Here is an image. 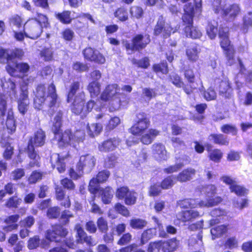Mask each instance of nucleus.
Masks as SVG:
<instances>
[{"instance_id": "0eeeda50", "label": "nucleus", "mask_w": 252, "mask_h": 252, "mask_svg": "<svg viewBox=\"0 0 252 252\" xmlns=\"http://www.w3.org/2000/svg\"><path fill=\"white\" fill-rule=\"evenodd\" d=\"M222 201L220 197L217 196L214 198L207 199V200L199 201L197 199H185L182 200H180L178 202V205L183 208H187L188 207L195 208L198 206L200 207H212L217 205Z\"/></svg>"}, {"instance_id": "e2e57ef3", "label": "nucleus", "mask_w": 252, "mask_h": 252, "mask_svg": "<svg viewBox=\"0 0 252 252\" xmlns=\"http://www.w3.org/2000/svg\"><path fill=\"white\" fill-rule=\"evenodd\" d=\"M96 178H93L90 182L89 190L93 194H95L99 188V184Z\"/></svg>"}, {"instance_id": "7ed1b4c3", "label": "nucleus", "mask_w": 252, "mask_h": 252, "mask_svg": "<svg viewBox=\"0 0 252 252\" xmlns=\"http://www.w3.org/2000/svg\"><path fill=\"white\" fill-rule=\"evenodd\" d=\"M80 83L74 82L70 86L67 95V102H72L71 110L76 115L80 114L83 110L85 101V94L83 91L79 92Z\"/></svg>"}, {"instance_id": "b1692460", "label": "nucleus", "mask_w": 252, "mask_h": 252, "mask_svg": "<svg viewBox=\"0 0 252 252\" xmlns=\"http://www.w3.org/2000/svg\"><path fill=\"white\" fill-rule=\"evenodd\" d=\"M1 87L5 92H9V95L11 98L16 97L17 91L15 83L13 81L9 79L7 81L5 79H1Z\"/></svg>"}, {"instance_id": "aec40b11", "label": "nucleus", "mask_w": 252, "mask_h": 252, "mask_svg": "<svg viewBox=\"0 0 252 252\" xmlns=\"http://www.w3.org/2000/svg\"><path fill=\"white\" fill-rule=\"evenodd\" d=\"M45 137L44 132L41 129H38L31 138L28 145H31L32 147H41L45 143Z\"/></svg>"}, {"instance_id": "603ef678", "label": "nucleus", "mask_w": 252, "mask_h": 252, "mask_svg": "<svg viewBox=\"0 0 252 252\" xmlns=\"http://www.w3.org/2000/svg\"><path fill=\"white\" fill-rule=\"evenodd\" d=\"M37 21L39 25L42 27V28H47L49 26V23L47 17L43 14L37 13V16L35 18H33Z\"/></svg>"}, {"instance_id": "6e6d98bb", "label": "nucleus", "mask_w": 252, "mask_h": 252, "mask_svg": "<svg viewBox=\"0 0 252 252\" xmlns=\"http://www.w3.org/2000/svg\"><path fill=\"white\" fill-rule=\"evenodd\" d=\"M110 117L109 114L101 113L96 115L95 119L102 126L103 125L106 126Z\"/></svg>"}, {"instance_id": "f257e3e1", "label": "nucleus", "mask_w": 252, "mask_h": 252, "mask_svg": "<svg viewBox=\"0 0 252 252\" xmlns=\"http://www.w3.org/2000/svg\"><path fill=\"white\" fill-rule=\"evenodd\" d=\"M45 87L43 85H39L36 88L34 105L35 108L40 109L42 104L45 102L51 108L57 104L58 96L56 93L55 85L52 83L48 87V93L46 96Z\"/></svg>"}, {"instance_id": "79ce46f5", "label": "nucleus", "mask_w": 252, "mask_h": 252, "mask_svg": "<svg viewBox=\"0 0 252 252\" xmlns=\"http://www.w3.org/2000/svg\"><path fill=\"white\" fill-rule=\"evenodd\" d=\"M56 17L63 24H69L71 22L70 11H64L62 13H58Z\"/></svg>"}, {"instance_id": "052dcab7", "label": "nucleus", "mask_w": 252, "mask_h": 252, "mask_svg": "<svg viewBox=\"0 0 252 252\" xmlns=\"http://www.w3.org/2000/svg\"><path fill=\"white\" fill-rule=\"evenodd\" d=\"M221 130L224 133H231L233 135H236L237 132L236 127L230 125H223L221 127Z\"/></svg>"}, {"instance_id": "39448f33", "label": "nucleus", "mask_w": 252, "mask_h": 252, "mask_svg": "<svg viewBox=\"0 0 252 252\" xmlns=\"http://www.w3.org/2000/svg\"><path fill=\"white\" fill-rule=\"evenodd\" d=\"M120 89L116 84L108 85L101 95V98L104 101L110 100V110L114 111L119 109L121 105L119 97Z\"/></svg>"}, {"instance_id": "4d7b16f0", "label": "nucleus", "mask_w": 252, "mask_h": 252, "mask_svg": "<svg viewBox=\"0 0 252 252\" xmlns=\"http://www.w3.org/2000/svg\"><path fill=\"white\" fill-rule=\"evenodd\" d=\"M53 50L51 48H44L40 52V56L45 61H51L53 58Z\"/></svg>"}, {"instance_id": "6ab92c4d", "label": "nucleus", "mask_w": 252, "mask_h": 252, "mask_svg": "<svg viewBox=\"0 0 252 252\" xmlns=\"http://www.w3.org/2000/svg\"><path fill=\"white\" fill-rule=\"evenodd\" d=\"M66 157L61 155L59 154L54 153L51 156V162L52 166L56 167L60 173H63L65 171V160Z\"/></svg>"}, {"instance_id": "ddd939ff", "label": "nucleus", "mask_w": 252, "mask_h": 252, "mask_svg": "<svg viewBox=\"0 0 252 252\" xmlns=\"http://www.w3.org/2000/svg\"><path fill=\"white\" fill-rule=\"evenodd\" d=\"M30 66L26 63H9L6 67L8 73L12 76H20L19 74H24L28 72Z\"/></svg>"}, {"instance_id": "c03bdc74", "label": "nucleus", "mask_w": 252, "mask_h": 252, "mask_svg": "<svg viewBox=\"0 0 252 252\" xmlns=\"http://www.w3.org/2000/svg\"><path fill=\"white\" fill-rule=\"evenodd\" d=\"M249 201L246 198L235 199L233 201V205L234 207L242 210L248 206Z\"/></svg>"}, {"instance_id": "412c9836", "label": "nucleus", "mask_w": 252, "mask_h": 252, "mask_svg": "<svg viewBox=\"0 0 252 252\" xmlns=\"http://www.w3.org/2000/svg\"><path fill=\"white\" fill-rule=\"evenodd\" d=\"M200 216L199 213L194 210H189L179 212L177 214L178 220L183 221H192Z\"/></svg>"}, {"instance_id": "f8f14e48", "label": "nucleus", "mask_w": 252, "mask_h": 252, "mask_svg": "<svg viewBox=\"0 0 252 252\" xmlns=\"http://www.w3.org/2000/svg\"><path fill=\"white\" fill-rule=\"evenodd\" d=\"M95 162V158L91 154L82 156L78 163V168L80 170H85L86 172L89 173L94 167Z\"/></svg>"}, {"instance_id": "5701e85b", "label": "nucleus", "mask_w": 252, "mask_h": 252, "mask_svg": "<svg viewBox=\"0 0 252 252\" xmlns=\"http://www.w3.org/2000/svg\"><path fill=\"white\" fill-rule=\"evenodd\" d=\"M223 15L227 20H233L237 16L240 11V8L238 4H234L223 9Z\"/></svg>"}, {"instance_id": "2f4dec72", "label": "nucleus", "mask_w": 252, "mask_h": 252, "mask_svg": "<svg viewBox=\"0 0 252 252\" xmlns=\"http://www.w3.org/2000/svg\"><path fill=\"white\" fill-rule=\"evenodd\" d=\"M101 199L104 204H109L113 197L114 191L112 189L109 187L102 189L100 190Z\"/></svg>"}, {"instance_id": "c85d7f7f", "label": "nucleus", "mask_w": 252, "mask_h": 252, "mask_svg": "<svg viewBox=\"0 0 252 252\" xmlns=\"http://www.w3.org/2000/svg\"><path fill=\"white\" fill-rule=\"evenodd\" d=\"M232 92V89L229 85V83L227 79L225 78L220 83L219 86V93L225 98H228L230 96Z\"/></svg>"}, {"instance_id": "e433bc0d", "label": "nucleus", "mask_w": 252, "mask_h": 252, "mask_svg": "<svg viewBox=\"0 0 252 252\" xmlns=\"http://www.w3.org/2000/svg\"><path fill=\"white\" fill-rule=\"evenodd\" d=\"M238 62L240 66V73L238 75H243L246 82L250 83L252 81V70H247L239 59H238Z\"/></svg>"}, {"instance_id": "dca6fc26", "label": "nucleus", "mask_w": 252, "mask_h": 252, "mask_svg": "<svg viewBox=\"0 0 252 252\" xmlns=\"http://www.w3.org/2000/svg\"><path fill=\"white\" fill-rule=\"evenodd\" d=\"M83 54L85 58L89 61L100 64H103L105 62V57L97 50L91 47L86 48L83 51Z\"/></svg>"}, {"instance_id": "f3484780", "label": "nucleus", "mask_w": 252, "mask_h": 252, "mask_svg": "<svg viewBox=\"0 0 252 252\" xmlns=\"http://www.w3.org/2000/svg\"><path fill=\"white\" fill-rule=\"evenodd\" d=\"M75 230L76 231L77 243L81 244L85 243L89 246H94L96 244L95 241L93 240L91 236L87 235L80 224H77L75 225Z\"/></svg>"}, {"instance_id": "c9c22d12", "label": "nucleus", "mask_w": 252, "mask_h": 252, "mask_svg": "<svg viewBox=\"0 0 252 252\" xmlns=\"http://www.w3.org/2000/svg\"><path fill=\"white\" fill-rule=\"evenodd\" d=\"M218 24L215 21L209 22L206 27L207 34L210 38L214 39L218 32Z\"/></svg>"}, {"instance_id": "de8ad7c7", "label": "nucleus", "mask_w": 252, "mask_h": 252, "mask_svg": "<svg viewBox=\"0 0 252 252\" xmlns=\"http://www.w3.org/2000/svg\"><path fill=\"white\" fill-rule=\"evenodd\" d=\"M137 197L136 192L130 190L125 198V203L127 205H133L135 203Z\"/></svg>"}, {"instance_id": "a211bd4d", "label": "nucleus", "mask_w": 252, "mask_h": 252, "mask_svg": "<svg viewBox=\"0 0 252 252\" xmlns=\"http://www.w3.org/2000/svg\"><path fill=\"white\" fill-rule=\"evenodd\" d=\"M29 101L28 99V91L23 86L22 88V92L18 100V107L20 113L25 114L28 109Z\"/></svg>"}, {"instance_id": "393cba45", "label": "nucleus", "mask_w": 252, "mask_h": 252, "mask_svg": "<svg viewBox=\"0 0 252 252\" xmlns=\"http://www.w3.org/2000/svg\"><path fill=\"white\" fill-rule=\"evenodd\" d=\"M28 155L30 159L29 165L31 167H39L40 164V158L38 154L31 145L28 146Z\"/></svg>"}, {"instance_id": "a878e982", "label": "nucleus", "mask_w": 252, "mask_h": 252, "mask_svg": "<svg viewBox=\"0 0 252 252\" xmlns=\"http://www.w3.org/2000/svg\"><path fill=\"white\" fill-rule=\"evenodd\" d=\"M200 51L198 45L195 43L191 44L186 50V55L188 59L191 62L196 61L199 58L198 54Z\"/></svg>"}, {"instance_id": "864d4df0", "label": "nucleus", "mask_w": 252, "mask_h": 252, "mask_svg": "<svg viewBox=\"0 0 252 252\" xmlns=\"http://www.w3.org/2000/svg\"><path fill=\"white\" fill-rule=\"evenodd\" d=\"M97 225L100 232L106 233L108 229L107 221L102 217H100L97 220Z\"/></svg>"}, {"instance_id": "c756f323", "label": "nucleus", "mask_w": 252, "mask_h": 252, "mask_svg": "<svg viewBox=\"0 0 252 252\" xmlns=\"http://www.w3.org/2000/svg\"><path fill=\"white\" fill-rule=\"evenodd\" d=\"M211 215L215 218L210 220V224L213 225L219 223L223 219V216L226 215V212L220 209H215L211 212Z\"/></svg>"}, {"instance_id": "4c0bfd02", "label": "nucleus", "mask_w": 252, "mask_h": 252, "mask_svg": "<svg viewBox=\"0 0 252 252\" xmlns=\"http://www.w3.org/2000/svg\"><path fill=\"white\" fill-rule=\"evenodd\" d=\"M252 26V12H249L246 14L243 17V26L241 28L243 32L246 33L248 29Z\"/></svg>"}, {"instance_id": "7c9ffc66", "label": "nucleus", "mask_w": 252, "mask_h": 252, "mask_svg": "<svg viewBox=\"0 0 252 252\" xmlns=\"http://www.w3.org/2000/svg\"><path fill=\"white\" fill-rule=\"evenodd\" d=\"M103 126L99 123L87 125V129L88 134L90 137H94L98 135L102 130Z\"/></svg>"}, {"instance_id": "5fc2aeb1", "label": "nucleus", "mask_w": 252, "mask_h": 252, "mask_svg": "<svg viewBox=\"0 0 252 252\" xmlns=\"http://www.w3.org/2000/svg\"><path fill=\"white\" fill-rule=\"evenodd\" d=\"M162 241H155L150 243L148 252H158L160 250H162Z\"/></svg>"}, {"instance_id": "338daca9", "label": "nucleus", "mask_w": 252, "mask_h": 252, "mask_svg": "<svg viewBox=\"0 0 252 252\" xmlns=\"http://www.w3.org/2000/svg\"><path fill=\"white\" fill-rule=\"evenodd\" d=\"M110 173L109 171L102 170L98 172L96 178L97 181L101 183L105 182L110 176Z\"/></svg>"}, {"instance_id": "473e14b6", "label": "nucleus", "mask_w": 252, "mask_h": 252, "mask_svg": "<svg viewBox=\"0 0 252 252\" xmlns=\"http://www.w3.org/2000/svg\"><path fill=\"white\" fill-rule=\"evenodd\" d=\"M159 134V131L156 129H151L148 133L142 135L141 141L146 145H148L152 143L153 139Z\"/></svg>"}, {"instance_id": "a19ab883", "label": "nucleus", "mask_w": 252, "mask_h": 252, "mask_svg": "<svg viewBox=\"0 0 252 252\" xmlns=\"http://www.w3.org/2000/svg\"><path fill=\"white\" fill-rule=\"evenodd\" d=\"M147 224L146 220L140 219H133L130 221V225L134 229H142L146 226Z\"/></svg>"}, {"instance_id": "6e6552de", "label": "nucleus", "mask_w": 252, "mask_h": 252, "mask_svg": "<svg viewBox=\"0 0 252 252\" xmlns=\"http://www.w3.org/2000/svg\"><path fill=\"white\" fill-rule=\"evenodd\" d=\"M42 27L34 19L28 20L24 26L26 36L32 39L38 38L42 32Z\"/></svg>"}, {"instance_id": "20e7f679", "label": "nucleus", "mask_w": 252, "mask_h": 252, "mask_svg": "<svg viewBox=\"0 0 252 252\" xmlns=\"http://www.w3.org/2000/svg\"><path fill=\"white\" fill-rule=\"evenodd\" d=\"M184 11V14L182 16V20L187 25L184 29L186 36L193 39L200 38L202 35L201 32L197 28L192 26L194 16L193 5L190 3L185 5Z\"/></svg>"}, {"instance_id": "8fccbe9b", "label": "nucleus", "mask_w": 252, "mask_h": 252, "mask_svg": "<svg viewBox=\"0 0 252 252\" xmlns=\"http://www.w3.org/2000/svg\"><path fill=\"white\" fill-rule=\"evenodd\" d=\"M72 135L74 143V146H73V147H75L76 146V143H79L83 141L85 139V133L83 130H79L76 131Z\"/></svg>"}, {"instance_id": "09e8293b", "label": "nucleus", "mask_w": 252, "mask_h": 252, "mask_svg": "<svg viewBox=\"0 0 252 252\" xmlns=\"http://www.w3.org/2000/svg\"><path fill=\"white\" fill-rule=\"evenodd\" d=\"M154 235V232L152 229H148L144 231L141 237V245L145 244L150 239L152 238Z\"/></svg>"}, {"instance_id": "1a4fd4ad", "label": "nucleus", "mask_w": 252, "mask_h": 252, "mask_svg": "<svg viewBox=\"0 0 252 252\" xmlns=\"http://www.w3.org/2000/svg\"><path fill=\"white\" fill-rule=\"evenodd\" d=\"M150 42V36L146 34L136 35L132 39V43L126 42L125 46L127 51H130L128 54H130L134 50H140L144 48Z\"/></svg>"}, {"instance_id": "f704fd0d", "label": "nucleus", "mask_w": 252, "mask_h": 252, "mask_svg": "<svg viewBox=\"0 0 252 252\" xmlns=\"http://www.w3.org/2000/svg\"><path fill=\"white\" fill-rule=\"evenodd\" d=\"M209 139L214 143L220 145H227L229 143L227 137L221 134H211L209 136Z\"/></svg>"}, {"instance_id": "680f3d73", "label": "nucleus", "mask_w": 252, "mask_h": 252, "mask_svg": "<svg viewBox=\"0 0 252 252\" xmlns=\"http://www.w3.org/2000/svg\"><path fill=\"white\" fill-rule=\"evenodd\" d=\"M129 191L128 188L126 187H121L117 189L116 192V196L120 199H124Z\"/></svg>"}, {"instance_id": "13d9d810", "label": "nucleus", "mask_w": 252, "mask_h": 252, "mask_svg": "<svg viewBox=\"0 0 252 252\" xmlns=\"http://www.w3.org/2000/svg\"><path fill=\"white\" fill-rule=\"evenodd\" d=\"M35 221L34 219L32 216H28L20 222L21 227L26 228H31L34 224Z\"/></svg>"}, {"instance_id": "2eb2a0df", "label": "nucleus", "mask_w": 252, "mask_h": 252, "mask_svg": "<svg viewBox=\"0 0 252 252\" xmlns=\"http://www.w3.org/2000/svg\"><path fill=\"white\" fill-rule=\"evenodd\" d=\"M121 142V140L119 137H115L99 143L98 149L101 152L112 151L118 147Z\"/></svg>"}, {"instance_id": "f03ea898", "label": "nucleus", "mask_w": 252, "mask_h": 252, "mask_svg": "<svg viewBox=\"0 0 252 252\" xmlns=\"http://www.w3.org/2000/svg\"><path fill=\"white\" fill-rule=\"evenodd\" d=\"M62 116L63 112L59 110L54 118L52 130L54 133L55 138L58 141L59 146H64L69 144L73 146L74 139L70 130L67 129L63 133L60 132Z\"/></svg>"}, {"instance_id": "58836bf2", "label": "nucleus", "mask_w": 252, "mask_h": 252, "mask_svg": "<svg viewBox=\"0 0 252 252\" xmlns=\"http://www.w3.org/2000/svg\"><path fill=\"white\" fill-rule=\"evenodd\" d=\"M100 84L97 81H93L88 86V90L92 97L96 96L100 93Z\"/></svg>"}, {"instance_id": "0e129e2a", "label": "nucleus", "mask_w": 252, "mask_h": 252, "mask_svg": "<svg viewBox=\"0 0 252 252\" xmlns=\"http://www.w3.org/2000/svg\"><path fill=\"white\" fill-rule=\"evenodd\" d=\"M130 12L132 17L138 19L143 15V11L139 6H132L130 9Z\"/></svg>"}, {"instance_id": "cd10ccee", "label": "nucleus", "mask_w": 252, "mask_h": 252, "mask_svg": "<svg viewBox=\"0 0 252 252\" xmlns=\"http://www.w3.org/2000/svg\"><path fill=\"white\" fill-rule=\"evenodd\" d=\"M195 170L191 168L186 169L180 172L175 179L180 182H185L190 180L195 174Z\"/></svg>"}, {"instance_id": "4be33fe9", "label": "nucleus", "mask_w": 252, "mask_h": 252, "mask_svg": "<svg viewBox=\"0 0 252 252\" xmlns=\"http://www.w3.org/2000/svg\"><path fill=\"white\" fill-rule=\"evenodd\" d=\"M153 153L158 160H166L168 158L165 146L160 143L154 144L152 146Z\"/></svg>"}, {"instance_id": "4468645a", "label": "nucleus", "mask_w": 252, "mask_h": 252, "mask_svg": "<svg viewBox=\"0 0 252 252\" xmlns=\"http://www.w3.org/2000/svg\"><path fill=\"white\" fill-rule=\"evenodd\" d=\"M176 29L174 30L171 25L168 23L165 24L164 20L162 16H160L157 22L154 29V34L158 35L161 33H163V35L167 37L172 32L174 33Z\"/></svg>"}, {"instance_id": "9d476101", "label": "nucleus", "mask_w": 252, "mask_h": 252, "mask_svg": "<svg viewBox=\"0 0 252 252\" xmlns=\"http://www.w3.org/2000/svg\"><path fill=\"white\" fill-rule=\"evenodd\" d=\"M67 234L66 229L60 225H55L48 229L45 234L46 239L50 241L59 242Z\"/></svg>"}, {"instance_id": "bf43d9fd", "label": "nucleus", "mask_w": 252, "mask_h": 252, "mask_svg": "<svg viewBox=\"0 0 252 252\" xmlns=\"http://www.w3.org/2000/svg\"><path fill=\"white\" fill-rule=\"evenodd\" d=\"M184 166L182 163H178L173 165L169 166L167 168H165L163 169L164 173L166 174H171L174 172H176L180 169H181Z\"/></svg>"}, {"instance_id": "37998d69", "label": "nucleus", "mask_w": 252, "mask_h": 252, "mask_svg": "<svg viewBox=\"0 0 252 252\" xmlns=\"http://www.w3.org/2000/svg\"><path fill=\"white\" fill-rule=\"evenodd\" d=\"M175 176H169L165 178L160 184L162 189H168L171 188L175 183Z\"/></svg>"}, {"instance_id": "9b49d317", "label": "nucleus", "mask_w": 252, "mask_h": 252, "mask_svg": "<svg viewBox=\"0 0 252 252\" xmlns=\"http://www.w3.org/2000/svg\"><path fill=\"white\" fill-rule=\"evenodd\" d=\"M150 121L144 113H140L137 115V123L130 129L133 135H140L146 129Z\"/></svg>"}, {"instance_id": "49530a36", "label": "nucleus", "mask_w": 252, "mask_h": 252, "mask_svg": "<svg viewBox=\"0 0 252 252\" xmlns=\"http://www.w3.org/2000/svg\"><path fill=\"white\" fill-rule=\"evenodd\" d=\"M230 190L239 196H244L248 193V190L244 187L238 185L237 183L231 187Z\"/></svg>"}, {"instance_id": "a18cd8bd", "label": "nucleus", "mask_w": 252, "mask_h": 252, "mask_svg": "<svg viewBox=\"0 0 252 252\" xmlns=\"http://www.w3.org/2000/svg\"><path fill=\"white\" fill-rule=\"evenodd\" d=\"M209 156L211 160L219 162L222 157V153L220 150L215 149L209 152Z\"/></svg>"}, {"instance_id": "ea45409f", "label": "nucleus", "mask_w": 252, "mask_h": 252, "mask_svg": "<svg viewBox=\"0 0 252 252\" xmlns=\"http://www.w3.org/2000/svg\"><path fill=\"white\" fill-rule=\"evenodd\" d=\"M114 16L121 21H125L128 19V12L124 7L118 8L114 12Z\"/></svg>"}, {"instance_id": "774afa93", "label": "nucleus", "mask_w": 252, "mask_h": 252, "mask_svg": "<svg viewBox=\"0 0 252 252\" xmlns=\"http://www.w3.org/2000/svg\"><path fill=\"white\" fill-rule=\"evenodd\" d=\"M238 240L235 237L228 238L225 243V246L230 249H233L238 247Z\"/></svg>"}, {"instance_id": "69168bd1", "label": "nucleus", "mask_w": 252, "mask_h": 252, "mask_svg": "<svg viewBox=\"0 0 252 252\" xmlns=\"http://www.w3.org/2000/svg\"><path fill=\"white\" fill-rule=\"evenodd\" d=\"M25 173L23 169L17 168L11 173V178L13 180H18L25 176Z\"/></svg>"}, {"instance_id": "72a5a7b5", "label": "nucleus", "mask_w": 252, "mask_h": 252, "mask_svg": "<svg viewBox=\"0 0 252 252\" xmlns=\"http://www.w3.org/2000/svg\"><path fill=\"white\" fill-rule=\"evenodd\" d=\"M227 230V225H220L214 227L211 229L212 239H215L216 238L221 237L223 234L226 232Z\"/></svg>"}, {"instance_id": "bb28decb", "label": "nucleus", "mask_w": 252, "mask_h": 252, "mask_svg": "<svg viewBox=\"0 0 252 252\" xmlns=\"http://www.w3.org/2000/svg\"><path fill=\"white\" fill-rule=\"evenodd\" d=\"M19 218V215H14L7 217L4 220L7 225L3 228V230L8 232L17 229L18 227V224L15 223L18 221Z\"/></svg>"}, {"instance_id": "3c124183", "label": "nucleus", "mask_w": 252, "mask_h": 252, "mask_svg": "<svg viewBox=\"0 0 252 252\" xmlns=\"http://www.w3.org/2000/svg\"><path fill=\"white\" fill-rule=\"evenodd\" d=\"M117 157L111 154L108 156L104 161V166L106 168H112L113 167L116 162Z\"/></svg>"}, {"instance_id": "423d86ee", "label": "nucleus", "mask_w": 252, "mask_h": 252, "mask_svg": "<svg viewBox=\"0 0 252 252\" xmlns=\"http://www.w3.org/2000/svg\"><path fill=\"white\" fill-rule=\"evenodd\" d=\"M228 27H220L219 36L220 39L221 47L223 49L227 60V64L232 65L235 63V59L234 58V49L228 38Z\"/></svg>"}]
</instances>
